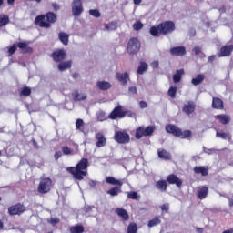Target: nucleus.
<instances>
[{"instance_id":"obj_1","label":"nucleus","mask_w":233,"mask_h":233,"mask_svg":"<svg viewBox=\"0 0 233 233\" xmlns=\"http://www.w3.org/2000/svg\"><path fill=\"white\" fill-rule=\"evenodd\" d=\"M88 159L81 158V160L76 165V167H68L66 170L69 174H72L74 179L76 181H83L86 176H88Z\"/></svg>"},{"instance_id":"obj_2","label":"nucleus","mask_w":233,"mask_h":233,"mask_svg":"<svg viewBox=\"0 0 233 233\" xmlns=\"http://www.w3.org/2000/svg\"><path fill=\"white\" fill-rule=\"evenodd\" d=\"M176 30V23L174 21L167 20L161 22L157 26L153 25L149 29V34L153 37H159L161 35H169Z\"/></svg>"},{"instance_id":"obj_3","label":"nucleus","mask_w":233,"mask_h":233,"mask_svg":"<svg viewBox=\"0 0 233 233\" xmlns=\"http://www.w3.org/2000/svg\"><path fill=\"white\" fill-rule=\"evenodd\" d=\"M57 21V15L54 12H47L46 15H39L35 18V25L40 28H51Z\"/></svg>"},{"instance_id":"obj_4","label":"nucleus","mask_w":233,"mask_h":233,"mask_svg":"<svg viewBox=\"0 0 233 233\" xmlns=\"http://www.w3.org/2000/svg\"><path fill=\"white\" fill-rule=\"evenodd\" d=\"M165 128L167 134H171L175 137H180V139H188L189 137H192V131H183L179 127L174 124H167Z\"/></svg>"},{"instance_id":"obj_5","label":"nucleus","mask_w":233,"mask_h":233,"mask_svg":"<svg viewBox=\"0 0 233 233\" xmlns=\"http://www.w3.org/2000/svg\"><path fill=\"white\" fill-rule=\"evenodd\" d=\"M106 183H107V185L115 186L106 191L108 196L116 198V196H119V194H121V188L123 187V182L121 180L116 179L114 177H106Z\"/></svg>"},{"instance_id":"obj_6","label":"nucleus","mask_w":233,"mask_h":233,"mask_svg":"<svg viewBox=\"0 0 233 233\" xmlns=\"http://www.w3.org/2000/svg\"><path fill=\"white\" fill-rule=\"evenodd\" d=\"M17 48L22 50V54H32L34 52V48L28 46V42H17L8 48L9 56H14L17 52Z\"/></svg>"},{"instance_id":"obj_7","label":"nucleus","mask_w":233,"mask_h":233,"mask_svg":"<svg viewBox=\"0 0 233 233\" xmlns=\"http://www.w3.org/2000/svg\"><path fill=\"white\" fill-rule=\"evenodd\" d=\"M141 50V42L137 37H132L129 39L127 46V54L134 56Z\"/></svg>"},{"instance_id":"obj_8","label":"nucleus","mask_w":233,"mask_h":233,"mask_svg":"<svg viewBox=\"0 0 233 233\" xmlns=\"http://www.w3.org/2000/svg\"><path fill=\"white\" fill-rule=\"evenodd\" d=\"M156 132V127L155 126H148L146 128L142 127H138L136 129L135 137L136 139H141V137H148V136H152Z\"/></svg>"},{"instance_id":"obj_9","label":"nucleus","mask_w":233,"mask_h":233,"mask_svg":"<svg viewBox=\"0 0 233 233\" xmlns=\"http://www.w3.org/2000/svg\"><path fill=\"white\" fill-rule=\"evenodd\" d=\"M114 139L119 145H127L130 143V135L127 130L116 131L114 134Z\"/></svg>"},{"instance_id":"obj_10","label":"nucleus","mask_w":233,"mask_h":233,"mask_svg":"<svg viewBox=\"0 0 233 233\" xmlns=\"http://www.w3.org/2000/svg\"><path fill=\"white\" fill-rule=\"evenodd\" d=\"M127 115H128V110L123 109V106L118 105L108 115V119H112V121H115V119H123Z\"/></svg>"},{"instance_id":"obj_11","label":"nucleus","mask_w":233,"mask_h":233,"mask_svg":"<svg viewBox=\"0 0 233 233\" xmlns=\"http://www.w3.org/2000/svg\"><path fill=\"white\" fill-rule=\"evenodd\" d=\"M50 190H52V178H42L37 187V191L39 192V194H48Z\"/></svg>"},{"instance_id":"obj_12","label":"nucleus","mask_w":233,"mask_h":233,"mask_svg":"<svg viewBox=\"0 0 233 233\" xmlns=\"http://www.w3.org/2000/svg\"><path fill=\"white\" fill-rule=\"evenodd\" d=\"M25 212H26V207L22 203H16L8 208L9 216H21Z\"/></svg>"},{"instance_id":"obj_13","label":"nucleus","mask_w":233,"mask_h":233,"mask_svg":"<svg viewBox=\"0 0 233 233\" xmlns=\"http://www.w3.org/2000/svg\"><path fill=\"white\" fill-rule=\"evenodd\" d=\"M72 14L75 17H79L83 14V2L79 0H73Z\"/></svg>"},{"instance_id":"obj_14","label":"nucleus","mask_w":233,"mask_h":233,"mask_svg":"<svg viewBox=\"0 0 233 233\" xmlns=\"http://www.w3.org/2000/svg\"><path fill=\"white\" fill-rule=\"evenodd\" d=\"M51 57H53L55 63H61V61L66 59V51L64 49L56 50L51 54Z\"/></svg>"},{"instance_id":"obj_15","label":"nucleus","mask_w":233,"mask_h":233,"mask_svg":"<svg viewBox=\"0 0 233 233\" xmlns=\"http://www.w3.org/2000/svg\"><path fill=\"white\" fill-rule=\"evenodd\" d=\"M169 54L171 56H175L176 57H181L187 55V48L183 46L171 47L169 50Z\"/></svg>"},{"instance_id":"obj_16","label":"nucleus","mask_w":233,"mask_h":233,"mask_svg":"<svg viewBox=\"0 0 233 233\" xmlns=\"http://www.w3.org/2000/svg\"><path fill=\"white\" fill-rule=\"evenodd\" d=\"M182 112L186 114V116H190L196 112V103L194 101H187L182 107Z\"/></svg>"},{"instance_id":"obj_17","label":"nucleus","mask_w":233,"mask_h":233,"mask_svg":"<svg viewBox=\"0 0 233 233\" xmlns=\"http://www.w3.org/2000/svg\"><path fill=\"white\" fill-rule=\"evenodd\" d=\"M166 181L169 183V185H176L178 188L183 187V181L174 174L168 175Z\"/></svg>"},{"instance_id":"obj_18","label":"nucleus","mask_w":233,"mask_h":233,"mask_svg":"<svg viewBox=\"0 0 233 233\" xmlns=\"http://www.w3.org/2000/svg\"><path fill=\"white\" fill-rule=\"evenodd\" d=\"M211 106L214 110H225V103L218 96L212 97Z\"/></svg>"},{"instance_id":"obj_19","label":"nucleus","mask_w":233,"mask_h":233,"mask_svg":"<svg viewBox=\"0 0 233 233\" xmlns=\"http://www.w3.org/2000/svg\"><path fill=\"white\" fill-rule=\"evenodd\" d=\"M233 52V45H226L220 48L218 57H228Z\"/></svg>"},{"instance_id":"obj_20","label":"nucleus","mask_w":233,"mask_h":233,"mask_svg":"<svg viewBox=\"0 0 233 233\" xmlns=\"http://www.w3.org/2000/svg\"><path fill=\"white\" fill-rule=\"evenodd\" d=\"M214 119H216V121H218L220 125H228L232 121L230 116L227 114L216 115L214 116Z\"/></svg>"},{"instance_id":"obj_21","label":"nucleus","mask_w":233,"mask_h":233,"mask_svg":"<svg viewBox=\"0 0 233 233\" xmlns=\"http://www.w3.org/2000/svg\"><path fill=\"white\" fill-rule=\"evenodd\" d=\"M95 139H96V147L98 148L106 147V138L105 137V135H103V133H101V132L96 133L95 136Z\"/></svg>"},{"instance_id":"obj_22","label":"nucleus","mask_w":233,"mask_h":233,"mask_svg":"<svg viewBox=\"0 0 233 233\" xmlns=\"http://www.w3.org/2000/svg\"><path fill=\"white\" fill-rule=\"evenodd\" d=\"M115 212L118 218H121L123 219V221H128V219H130L128 211H127V209H125L123 208H116Z\"/></svg>"},{"instance_id":"obj_23","label":"nucleus","mask_w":233,"mask_h":233,"mask_svg":"<svg viewBox=\"0 0 233 233\" xmlns=\"http://www.w3.org/2000/svg\"><path fill=\"white\" fill-rule=\"evenodd\" d=\"M116 77L117 79V81H119V83H121V85H124V86L127 85V83H128V81H130V76L127 72L116 73Z\"/></svg>"},{"instance_id":"obj_24","label":"nucleus","mask_w":233,"mask_h":233,"mask_svg":"<svg viewBox=\"0 0 233 233\" xmlns=\"http://www.w3.org/2000/svg\"><path fill=\"white\" fill-rule=\"evenodd\" d=\"M157 156L159 159H163L164 161H170L172 159V155L167 149H157Z\"/></svg>"},{"instance_id":"obj_25","label":"nucleus","mask_w":233,"mask_h":233,"mask_svg":"<svg viewBox=\"0 0 233 233\" xmlns=\"http://www.w3.org/2000/svg\"><path fill=\"white\" fill-rule=\"evenodd\" d=\"M156 189L159 190L160 192H167L168 188V182L167 180H158L155 184Z\"/></svg>"},{"instance_id":"obj_26","label":"nucleus","mask_w":233,"mask_h":233,"mask_svg":"<svg viewBox=\"0 0 233 233\" xmlns=\"http://www.w3.org/2000/svg\"><path fill=\"white\" fill-rule=\"evenodd\" d=\"M86 125L85 124V121L83 119L78 118L76 121V129L79 132H82L83 134H86V128L85 127Z\"/></svg>"},{"instance_id":"obj_27","label":"nucleus","mask_w":233,"mask_h":233,"mask_svg":"<svg viewBox=\"0 0 233 233\" xmlns=\"http://www.w3.org/2000/svg\"><path fill=\"white\" fill-rule=\"evenodd\" d=\"M193 170H194L195 174H200L203 177H206L208 175V168L205 167L203 166H196L193 168Z\"/></svg>"},{"instance_id":"obj_28","label":"nucleus","mask_w":233,"mask_h":233,"mask_svg":"<svg viewBox=\"0 0 233 233\" xmlns=\"http://www.w3.org/2000/svg\"><path fill=\"white\" fill-rule=\"evenodd\" d=\"M185 75V69H178L176 74L173 75V83H179Z\"/></svg>"},{"instance_id":"obj_29","label":"nucleus","mask_w":233,"mask_h":233,"mask_svg":"<svg viewBox=\"0 0 233 233\" xmlns=\"http://www.w3.org/2000/svg\"><path fill=\"white\" fill-rule=\"evenodd\" d=\"M197 196L198 199H205L207 196H208V188L207 187V186H204L200 189H198Z\"/></svg>"},{"instance_id":"obj_30","label":"nucleus","mask_w":233,"mask_h":233,"mask_svg":"<svg viewBox=\"0 0 233 233\" xmlns=\"http://www.w3.org/2000/svg\"><path fill=\"white\" fill-rule=\"evenodd\" d=\"M70 68H72V60H68L58 64V70L60 72H65V70H68Z\"/></svg>"},{"instance_id":"obj_31","label":"nucleus","mask_w":233,"mask_h":233,"mask_svg":"<svg viewBox=\"0 0 233 233\" xmlns=\"http://www.w3.org/2000/svg\"><path fill=\"white\" fill-rule=\"evenodd\" d=\"M96 86L99 90H110V88H112V84L106 81H98Z\"/></svg>"},{"instance_id":"obj_32","label":"nucleus","mask_w":233,"mask_h":233,"mask_svg":"<svg viewBox=\"0 0 233 233\" xmlns=\"http://www.w3.org/2000/svg\"><path fill=\"white\" fill-rule=\"evenodd\" d=\"M205 81V75L198 74L195 78H192L191 83L194 86H198V85H201Z\"/></svg>"},{"instance_id":"obj_33","label":"nucleus","mask_w":233,"mask_h":233,"mask_svg":"<svg viewBox=\"0 0 233 233\" xmlns=\"http://www.w3.org/2000/svg\"><path fill=\"white\" fill-rule=\"evenodd\" d=\"M69 38H70V35L65 32H60L58 34V39H59V41L62 42V44H64L65 46H66L68 45Z\"/></svg>"},{"instance_id":"obj_34","label":"nucleus","mask_w":233,"mask_h":233,"mask_svg":"<svg viewBox=\"0 0 233 233\" xmlns=\"http://www.w3.org/2000/svg\"><path fill=\"white\" fill-rule=\"evenodd\" d=\"M157 225H161V217L156 216L153 219L149 220L147 223V227L152 228V227H157Z\"/></svg>"},{"instance_id":"obj_35","label":"nucleus","mask_w":233,"mask_h":233,"mask_svg":"<svg viewBox=\"0 0 233 233\" xmlns=\"http://www.w3.org/2000/svg\"><path fill=\"white\" fill-rule=\"evenodd\" d=\"M148 70V64H147V62H140V66L137 68V74H139L140 76H143V74H145V72H147Z\"/></svg>"},{"instance_id":"obj_36","label":"nucleus","mask_w":233,"mask_h":233,"mask_svg":"<svg viewBox=\"0 0 233 233\" xmlns=\"http://www.w3.org/2000/svg\"><path fill=\"white\" fill-rule=\"evenodd\" d=\"M69 232L70 233H83V232H85V227H83L81 225L72 226L69 228Z\"/></svg>"},{"instance_id":"obj_37","label":"nucleus","mask_w":233,"mask_h":233,"mask_svg":"<svg viewBox=\"0 0 233 233\" xmlns=\"http://www.w3.org/2000/svg\"><path fill=\"white\" fill-rule=\"evenodd\" d=\"M10 23V17L6 15H0V27L6 26Z\"/></svg>"},{"instance_id":"obj_38","label":"nucleus","mask_w":233,"mask_h":233,"mask_svg":"<svg viewBox=\"0 0 233 233\" xmlns=\"http://www.w3.org/2000/svg\"><path fill=\"white\" fill-rule=\"evenodd\" d=\"M177 94V86H170L167 91V96L171 97V99H176V95Z\"/></svg>"},{"instance_id":"obj_39","label":"nucleus","mask_w":233,"mask_h":233,"mask_svg":"<svg viewBox=\"0 0 233 233\" xmlns=\"http://www.w3.org/2000/svg\"><path fill=\"white\" fill-rule=\"evenodd\" d=\"M127 233H137V224L131 222L127 226Z\"/></svg>"},{"instance_id":"obj_40","label":"nucleus","mask_w":233,"mask_h":233,"mask_svg":"<svg viewBox=\"0 0 233 233\" xmlns=\"http://www.w3.org/2000/svg\"><path fill=\"white\" fill-rule=\"evenodd\" d=\"M32 94V89L28 86H25L21 88L20 96H24L25 97H28Z\"/></svg>"},{"instance_id":"obj_41","label":"nucleus","mask_w":233,"mask_h":233,"mask_svg":"<svg viewBox=\"0 0 233 233\" xmlns=\"http://www.w3.org/2000/svg\"><path fill=\"white\" fill-rule=\"evenodd\" d=\"M216 136L221 139H232V136L228 133H219V131H217Z\"/></svg>"},{"instance_id":"obj_42","label":"nucleus","mask_w":233,"mask_h":233,"mask_svg":"<svg viewBox=\"0 0 233 233\" xmlns=\"http://www.w3.org/2000/svg\"><path fill=\"white\" fill-rule=\"evenodd\" d=\"M105 28L108 31L117 30V25H116V22H111L109 24H106Z\"/></svg>"},{"instance_id":"obj_43","label":"nucleus","mask_w":233,"mask_h":233,"mask_svg":"<svg viewBox=\"0 0 233 233\" xmlns=\"http://www.w3.org/2000/svg\"><path fill=\"white\" fill-rule=\"evenodd\" d=\"M127 198L128 199H136L137 201L139 199V195H137V192L136 191H131L127 193Z\"/></svg>"},{"instance_id":"obj_44","label":"nucleus","mask_w":233,"mask_h":233,"mask_svg":"<svg viewBox=\"0 0 233 233\" xmlns=\"http://www.w3.org/2000/svg\"><path fill=\"white\" fill-rule=\"evenodd\" d=\"M89 15H92L93 17H96V19L101 17V13L97 9H90Z\"/></svg>"},{"instance_id":"obj_45","label":"nucleus","mask_w":233,"mask_h":233,"mask_svg":"<svg viewBox=\"0 0 233 233\" xmlns=\"http://www.w3.org/2000/svg\"><path fill=\"white\" fill-rule=\"evenodd\" d=\"M143 28V23L141 21H136L133 24V29L136 30L137 32L141 30Z\"/></svg>"},{"instance_id":"obj_46","label":"nucleus","mask_w":233,"mask_h":233,"mask_svg":"<svg viewBox=\"0 0 233 233\" xmlns=\"http://www.w3.org/2000/svg\"><path fill=\"white\" fill-rule=\"evenodd\" d=\"M62 152L65 156H70L74 150L68 147V146H66L62 147Z\"/></svg>"},{"instance_id":"obj_47","label":"nucleus","mask_w":233,"mask_h":233,"mask_svg":"<svg viewBox=\"0 0 233 233\" xmlns=\"http://www.w3.org/2000/svg\"><path fill=\"white\" fill-rule=\"evenodd\" d=\"M97 119H98V121H106V116H105V112L100 111L97 114Z\"/></svg>"},{"instance_id":"obj_48","label":"nucleus","mask_w":233,"mask_h":233,"mask_svg":"<svg viewBox=\"0 0 233 233\" xmlns=\"http://www.w3.org/2000/svg\"><path fill=\"white\" fill-rule=\"evenodd\" d=\"M160 208L162 210V212H166V214L168 212V210L170 209V205L168 203L163 204L162 206H160Z\"/></svg>"},{"instance_id":"obj_49","label":"nucleus","mask_w":233,"mask_h":233,"mask_svg":"<svg viewBox=\"0 0 233 233\" xmlns=\"http://www.w3.org/2000/svg\"><path fill=\"white\" fill-rule=\"evenodd\" d=\"M128 93L129 94H137V87H136V86H130V87H128Z\"/></svg>"},{"instance_id":"obj_50","label":"nucleus","mask_w":233,"mask_h":233,"mask_svg":"<svg viewBox=\"0 0 233 233\" xmlns=\"http://www.w3.org/2000/svg\"><path fill=\"white\" fill-rule=\"evenodd\" d=\"M61 156H63V153H61V151H56L54 155V158L56 161L59 160V157H61Z\"/></svg>"},{"instance_id":"obj_51","label":"nucleus","mask_w":233,"mask_h":233,"mask_svg":"<svg viewBox=\"0 0 233 233\" xmlns=\"http://www.w3.org/2000/svg\"><path fill=\"white\" fill-rule=\"evenodd\" d=\"M193 52L196 54V56H199V54L201 53V47L199 46H195L193 48Z\"/></svg>"},{"instance_id":"obj_52","label":"nucleus","mask_w":233,"mask_h":233,"mask_svg":"<svg viewBox=\"0 0 233 233\" xmlns=\"http://www.w3.org/2000/svg\"><path fill=\"white\" fill-rule=\"evenodd\" d=\"M208 61V63H214L216 61V55L209 56Z\"/></svg>"},{"instance_id":"obj_53","label":"nucleus","mask_w":233,"mask_h":233,"mask_svg":"<svg viewBox=\"0 0 233 233\" xmlns=\"http://www.w3.org/2000/svg\"><path fill=\"white\" fill-rule=\"evenodd\" d=\"M51 225H57L59 223V218H52L50 220Z\"/></svg>"},{"instance_id":"obj_54","label":"nucleus","mask_w":233,"mask_h":233,"mask_svg":"<svg viewBox=\"0 0 233 233\" xmlns=\"http://www.w3.org/2000/svg\"><path fill=\"white\" fill-rule=\"evenodd\" d=\"M84 211L86 212V214H88V212H92V207L91 206H86L84 208Z\"/></svg>"},{"instance_id":"obj_55","label":"nucleus","mask_w":233,"mask_h":233,"mask_svg":"<svg viewBox=\"0 0 233 233\" xmlns=\"http://www.w3.org/2000/svg\"><path fill=\"white\" fill-rule=\"evenodd\" d=\"M139 106H140V108H147V106H148V105L145 101H140Z\"/></svg>"},{"instance_id":"obj_56","label":"nucleus","mask_w":233,"mask_h":233,"mask_svg":"<svg viewBox=\"0 0 233 233\" xmlns=\"http://www.w3.org/2000/svg\"><path fill=\"white\" fill-rule=\"evenodd\" d=\"M152 68H157L159 66V61H154L151 63Z\"/></svg>"},{"instance_id":"obj_57","label":"nucleus","mask_w":233,"mask_h":233,"mask_svg":"<svg viewBox=\"0 0 233 233\" xmlns=\"http://www.w3.org/2000/svg\"><path fill=\"white\" fill-rule=\"evenodd\" d=\"M52 7L54 8V10L56 12H57V10H59V5L56 4V3H53L52 4Z\"/></svg>"},{"instance_id":"obj_58","label":"nucleus","mask_w":233,"mask_h":233,"mask_svg":"<svg viewBox=\"0 0 233 233\" xmlns=\"http://www.w3.org/2000/svg\"><path fill=\"white\" fill-rule=\"evenodd\" d=\"M72 77H73V79H77V78H79V73H73V74H72Z\"/></svg>"},{"instance_id":"obj_59","label":"nucleus","mask_w":233,"mask_h":233,"mask_svg":"<svg viewBox=\"0 0 233 233\" xmlns=\"http://www.w3.org/2000/svg\"><path fill=\"white\" fill-rule=\"evenodd\" d=\"M89 185H90L91 187H96V185H97V182H96V181H94V180H91V181L89 182Z\"/></svg>"},{"instance_id":"obj_60","label":"nucleus","mask_w":233,"mask_h":233,"mask_svg":"<svg viewBox=\"0 0 233 233\" xmlns=\"http://www.w3.org/2000/svg\"><path fill=\"white\" fill-rule=\"evenodd\" d=\"M143 0H133L134 5H141Z\"/></svg>"},{"instance_id":"obj_61","label":"nucleus","mask_w":233,"mask_h":233,"mask_svg":"<svg viewBox=\"0 0 233 233\" xmlns=\"http://www.w3.org/2000/svg\"><path fill=\"white\" fill-rule=\"evenodd\" d=\"M196 231L198 233H203V228H196Z\"/></svg>"},{"instance_id":"obj_62","label":"nucleus","mask_w":233,"mask_h":233,"mask_svg":"<svg viewBox=\"0 0 233 233\" xmlns=\"http://www.w3.org/2000/svg\"><path fill=\"white\" fill-rule=\"evenodd\" d=\"M15 3V0H7V4L10 5L11 6Z\"/></svg>"},{"instance_id":"obj_63","label":"nucleus","mask_w":233,"mask_h":233,"mask_svg":"<svg viewBox=\"0 0 233 233\" xmlns=\"http://www.w3.org/2000/svg\"><path fill=\"white\" fill-rule=\"evenodd\" d=\"M222 233H233V229H229V230H225Z\"/></svg>"},{"instance_id":"obj_64","label":"nucleus","mask_w":233,"mask_h":233,"mask_svg":"<svg viewBox=\"0 0 233 233\" xmlns=\"http://www.w3.org/2000/svg\"><path fill=\"white\" fill-rule=\"evenodd\" d=\"M229 207H233V199H229Z\"/></svg>"}]
</instances>
